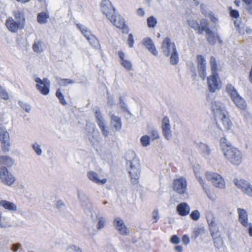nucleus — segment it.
Listing matches in <instances>:
<instances>
[{
    "label": "nucleus",
    "instance_id": "43",
    "mask_svg": "<svg viewBox=\"0 0 252 252\" xmlns=\"http://www.w3.org/2000/svg\"><path fill=\"white\" fill-rule=\"evenodd\" d=\"M0 97L7 100L9 98V95L6 91L0 85Z\"/></svg>",
    "mask_w": 252,
    "mask_h": 252
},
{
    "label": "nucleus",
    "instance_id": "54",
    "mask_svg": "<svg viewBox=\"0 0 252 252\" xmlns=\"http://www.w3.org/2000/svg\"><path fill=\"white\" fill-rule=\"evenodd\" d=\"M246 4V7L251 6L252 5V0H242Z\"/></svg>",
    "mask_w": 252,
    "mask_h": 252
},
{
    "label": "nucleus",
    "instance_id": "13",
    "mask_svg": "<svg viewBox=\"0 0 252 252\" xmlns=\"http://www.w3.org/2000/svg\"><path fill=\"white\" fill-rule=\"evenodd\" d=\"M5 26L8 30L12 32H16L19 30L24 29V22L15 21L13 18L9 17L5 21Z\"/></svg>",
    "mask_w": 252,
    "mask_h": 252
},
{
    "label": "nucleus",
    "instance_id": "2",
    "mask_svg": "<svg viewBox=\"0 0 252 252\" xmlns=\"http://www.w3.org/2000/svg\"><path fill=\"white\" fill-rule=\"evenodd\" d=\"M188 24L191 28L197 31V33L199 34H201L205 31L208 35L207 41L210 44L214 45L216 43L217 39L220 44L222 43V42L220 37L218 35H215L214 33L210 29L206 20L202 19L200 21L199 23L196 20H190L188 21Z\"/></svg>",
    "mask_w": 252,
    "mask_h": 252
},
{
    "label": "nucleus",
    "instance_id": "22",
    "mask_svg": "<svg viewBox=\"0 0 252 252\" xmlns=\"http://www.w3.org/2000/svg\"><path fill=\"white\" fill-rule=\"evenodd\" d=\"M190 210V207L186 202H182L179 204L176 207L178 214L182 217H185L189 214Z\"/></svg>",
    "mask_w": 252,
    "mask_h": 252
},
{
    "label": "nucleus",
    "instance_id": "28",
    "mask_svg": "<svg viewBox=\"0 0 252 252\" xmlns=\"http://www.w3.org/2000/svg\"><path fill=\"white\" fill-rule=\"evenodd\" d=\"M111 123L116 131H119L122 128V122L120 117L112 115L111 116Z\"/></svg>",
    "mask_w": 252,
    "mask_h": 252
},
{
    "label": "nucleus",
    "instance_id": "40",
    "mask_svg": "<svg viewBox=\"0 0 252 252\" xmlns=\"http://www.w3.org/2000/svg\"><path fill=\"white\" fill-rule=\"evenodd\" d=\"M190 218L194 221L198 220L200 217V214L198 210H195L192 211L190 214Z\"/></svg>",
    "mask_w": 252,
    "mask_h": 252
},
{
    "label": "nucleus",
    "instance_id": "53",
    "mask_svg": "<svg viewBox=\"0 0 252 252\" xmlns=\"http://www.w3.org/2000/svg\"><path fill=\"white\" fill-rule=\"evenodd\" d=\"M20 245L19 244H14L11 248L12 251L14 252L17 251L20 247Z\"/></svg>",
    "mask_w": 252,
    "mask_h": 252
},
{
    "label": "nucleus",
    "instance_id": "46",
    "mask_svg": "<svg viewBox=\"0 0 252 252\" xmlns=\"http://www.w3.org/2000/svg\"><path fill=\"white\" fill-rule=\"evenodd\" d=\"M152 217L154 219L153 223L157 222L159 219L158 211L157 209H155L153 211L152 213Z\"/></svg>",
    "mask_w": 252,
    "mask_h": 252
},
{
    "label": "nucleus",
    "instance_id": "4",
    "mask_svg": "<svg viewBox=\"0 0 252 252\" xmlns=\"http://www.w3.org/2000/svg\"><path fill=\"white\" fill-rule=\"evenodd\" d=\"M164 54L168 57L170 56V63L175 65L179 62V57L175 43L171 41L169 37H165L163 40L161 46Z\"/></svg>",
    "mask_w": 252,
    "mask_h": 252
},
{
    "label": "nucleus",
    "instance_id": "61",
    "mask_svg": "<svg viewBox=\"0 0 252 252\" xmlns=\"http://www.w3.org/2000/svg\"><path fill=\"white\" fill-rule=\"evenodd\" d=\"M234 3L235 4V5L237 7H239L240 6V0H234Z\"/></svg>",
    "mask_w": 252,
    "mask_h": 252
},
{
    "label": "nucleus",
    "instance_id": "25",
    "mask_svg": "<svg viewBox=\"0 0 252 252\" xmlns=\"http://www.w3.org/2000/svg\"><path fill=\"white\" fill-rule=\"evenodd\" d=\"M88 178L98 185H103L107 182V179L104 178L103 179H99L98 178V174L94 171H89L87 173Z\"/></svg>",
    "mask_w": 252,
    "mask_h": 252
},
{
    "label": "nucleus",
    "instance_id": "59",
    "mask_svg": "<svg viewBox=\"0 0 252 252\" xmlns=\"http://www.w3.org/2000/svg\"><path fill=\"white\" fill-rule=\"evenodd\" d=\"M198 181L199 182V183H200V184L202 185V187L204 189H206L204 187V182H203V179H201V178H199L198 179Z\"/></svg>",
    "mask_w": 252,
    "mask_h": 252
},
{
    "label": "nucleus",
    "instance_id": "31",
    "mask_svg": "<svg viewBox=\"0 0 252 252\" xmlns=\"http://www.w3.org/2000/svg\"><path fill=\"white\" fill-rule=\"evenodd\" d=\"M43 44V42L41 40H35L32 47L33 51L36 53L42 52L43 51L42 48Z\"/></svg>",
    "mask_w": 252,
    "mask_h": 252
},
{
    "label": "nucleus",
    "instance_id": "21",
    "mask_svg": "<svg viewBox=\"0 0 252 252\" xmlns=\"http://www.w3.org/2000/svg\"><path fill=\"white\" fill-rule=\"evenodd\" d=\"M231 99L236 107L239 109L242 110L247 109V105L246 101L239 94L231 97Z\"/></svg>",
    "mask_w": 252,
    "mask_h": 252
},
{
    "label": "nucleus",
    "instance_id": "10",
    "mask_svg": "<svg viewBox=\"0 0 252 252\" xmlns=\"http://www.w3.org/2000/svg\"><path fill=\"white\" fill-rule=\"evenodd\" d=\"M0 180L3 184L10 186L15 182L16 179L6 167L2 166L0 168Z\"/></svg>",
    "mask_w": 252,
    "mask_h": 252
},
{
    "label": "nucleus",
    "instance_id": "24",
    "mask_svg": "<svg viewBox=\"0 0 252 252\" xmlns=\"http://www.w3.org/2000/svg\"><path fill=\"white\" fill-rule=\"evenodd\" d=\"M238 213L239 215V220L242 225L247 227L248 226V217L246 211L243 209L238 208Z\"/></svg>",
    "mask_w": 252,
    "mask_h": 252
},
{
    "label": "nucleus",
    "instance_id": "37",
    "mask_svg": "<svg viewBox=\"0 0 252 252\" xmlns=\"http://www.w3.org/2000/svg\"><path fill=\"white\" fill-rule=\"evenodd\" d=\"M56 96L59 99L60 103L63 105L64 106L67 104V102L64 98V96L63 95L60 89H58L57 90L56 93Z\"/></svg>",
    "mask_w": 252,
    "mask_h": 252
},
{
    "label": "nucleus",
    "instance_id": "55",
    "mask_svg": "<svg viewBox=\"0 0 252 252\" xmlns=\"http://www.w3.org/2000/svg\"><path fill=\"white\" fill-rule=\"evenodd\" d=\"M175 250L177 252H182L183 251V247L181 246H176L175 247Z\"/></svg>",
    "mask_w": 252,
    "mask_h": 252
},
{
    "label": "nucleus",
    "instance_id": "6",
    "mask_svg": "<svg viewBox=\"0 0 252 252\" xmlns=\"http://www.w3.org/2000/svg\"><path fill=\"white\" fill-rule=\"evenodd\" d=\"M226 159L231 164L235 165H239L242 161V155L240 151L233 147L229 149H224L223 152Z\"/></svg>",
    "mask_w": 252,
    "mask_h": 252
},
{
    "label": "nucleus",
    "instance_id": "17",
    "mask_svg": "<svg viewBox=\"0 0 252 252\" xmlns=\"http://www.w3.org/2000/svg\"><path fill=\"white\" fill-rule=\"evenodd\" d=\"M110 21L115 26L121 29L123 33H127L128 32L129 29L126 24L123 18L120 17L117 18L115 15H114L113 16V19Z\"/></svg>",
    "mask_w": 252,
    "mask_h": 252
},
{
    "label": "nucleus",
    "instance_id": "52",
    "mask_svg": "<svg viewBox=\"0 0 252 252\" xmlns=\"http://www.w3.org/2000/svg\"><path fill=\"white\" fill-rule=\"evenodd\" d=\"M137 14L140 16H143L145 14V12L143 8H139L137 10Z\"/></svg>",
    "mask_w": 252,
    "mask_h": 252
},
{
    "label": "nucleus",
    "instance_id": "48",
    "mask_svg": "<svg viewBox=\"0 0 252 252\" xmlns=\"http://www.w3.org/2000/svg\"><path fill=\"white\" fill-rule=\"evenodd\" d=\"M170 242L174 244H178L180 242V240L177 235H174L171 238Z\"/></svg>",
    "mask_w": 252,
    "mask_h": 252
},
{
    "label": "nucleus",
    "instance_id": "39",
    "mask_svg": "<svg viewBox=\"0 0 252 252\" xmlns=\"http://www.w3.org/2000/svg\"><path fill=\"white\" fill-rule=\"evenodd\" d=\"M74 81L70 79H60L59 84L60 86H66L69 84H73Z\"/></svg>",
    "mask_w": 252,
    "mask_h": 252
},
{
    "label": "nucleus",
    "instance_id": "50",
    "mask_svg": "<svg viewBox=\"0 0 252 252\" xmlns=\"http://www.w3.org/2000/svg\"><path fill=\"white\" fill-rule=\"evenodd\" d=\"M151 136L153 140L158 139L159 138V134L158 131L156 130H152Z\"/></svg>",
    "mask_w": 252,
    "mask_h": 252
},
{
    "label": "nucleus",
    "instance_id": "12",
    "mask_svg": "<svg viewBox=\"0 0 252 252\" xmlns=\"http://www.w3.org/2000/svg\"><path fill=\"white\" fill-rule=\"evenodd\" d=\"M0 142L2 151L4 153L8 152L10 146L9 134L5 129L2 128H0Z\"/></svg>",
    "mask_w": 252,
    "mask_h": 252
},
{
    "label": "nucleus",
    "instance_id": "45",
    "mask_svg": "<svg viewBox=\"0 0 252 252\" xmlns=\"http://www.w3.org/2000/svg\"><path fill=\"white\" fill-rule=\"evenodd\" d=\"M134 43V40L133 38V36L131 33H129L127 39V44L128 45L129 47L132 48L133 46Z\"/></svg>",
    "mask_w": 252,
    "mask_h": 252
},
{
    "label": "nucleus",
    "instance_id": "19",
    "mask_svg": "<svg viewBox=\"0 0 252 252\" xmlns=\"http://www.w3.org/2000/svg\"><path fill=\"white\" fill-rule=\"evenodd\" d=\"M114 225L119 233L123 235H126L129 231L123 221L119 218H116L114 220Z\"/></svg>",
    "mask_w": 252,
    "mask_h": 252
},
{
    "label": "nucleus",
    "instance_id": "23",
    "mask_svg": "<svg viewBox=\"0 0 252 252\" xmlns=\"http://www.w3.org/2000/svg\"><path fill=\"white\" fill-rule=\"evenodd\" d=\"M118 55L120 59L121 65L128 71L132 70V63L130 61L125 59V54L123 51H120L118 52Z\"/></svg>",
    "mask_w": 252,
    "mask_h": 252
},
{
    "label": "nucleus",
    "instance_id": "60",
    "mask_svg": "<svg viewBox=\"0 0 252 252\" xmlns=\"http://www.w3.org/2000/svg\"><path fill=\"white\" fill-rule=\"evenodd\" d=\"M25 107H23V108L26 110L27 112H29L31 109V107L29 105H25Z\"/></svg>",
    "mask_w": 252,
    "mask_h": 252
},
{
    "label": "nucleus",
    "instance_id": "58",
    "mask_svg": "<svg viewBox=\"0 0 252 252\" xmlns=\"http://www.w3.org/2000/svg\"><path fill=\"white\" fill-rule=\"evenodd\" d=\"M246 32L248 34H251L252 33V29L250 27H247L246 29Z\"/></svg>",
    "mask_w": 252,
    "mask_h": 252
},
{
    "label": "nucleus",
    "instance_id": "8",
    "mask_svg": "<svg viewBox=\"0 0 252 252\" xmlns=\"http://www.w3.org/2000/svg\"><path fill=\"white\" fill-rule=\"evenodd\" d=\"M208 225L215 246L219 248L222 245L223 241L220 235L218 234L219 233L218 226L214 220H211L210 222H208Z\"/></svg>",
    "mask_w": 252,
    "mask_h": 252
},
{
    "label": "nucleus",
    "instance_id": "35",
    "mask_svg": "<svg viewBox=\"0 0 252 252\" xmlns=\"http://www.w3.org/2000/svg\"><path fill=\"white\" fill-rule=\"evenodd\" d=\"M220 145L221 147L223 152L224 149H229V147H233L230 142H229L225 137H221L220 139Z\"/></svg>",
    "mask_w": 252,
    "mask_h": 252
},
{
    "label": "nucleus",
    "instance_id": "16",
    "mask_svg": "<svg viewBox=\"0 0 252 252\" xmlns=\"http://www.w3.org/2000/svg\"><path fill=\"white\" fill-rule=\"evenodd\" d=\"M101 10L109 20L113 19L115 15V9L111 3L106 0H103L101 5Z\"/></svg>",
    "mask_w": 252,
    "mask_h": 252
},
{
    "label": "nucleus",
    "instance_id": "7",
    "mask_svg": "<svg viewBox=\"0 0 252 252\" xmlns=\"http://www.w3.org/2000/svg\"><path fill=\"white\" fill-rule=\"evenodd\" d=\"M205 177L207 180L211 182L216 188L223 189L225 187V182L223 178L218 173L207 171L205 173Z\"/></svg>",
    "mask_w": 252,
    "mask_h": 252
},
{
    "label": "nucleus",
    "instance_id": "11",
    "mask_svg": "<svg viewBox=\"0 0 252 252\" xmlns=\"http://www.w3.org/2000/svg\"><path fill=\"white\" fill-rule=\"evenodd\" d=\"M187 182L184 177H180L174 180L172 185L173 189L180 194H184L187 190Z\"/></svg>",
    "mask_w": 252,
    "mask_h": 252
},
{
    "label": "nucleus",
    "instance_id": "32",
    "mask_svg": "<svg viewBox=\"0 0 252 252\" xmlns=\"http://www.w3.org/2000/svg\"><path fill=\"white\" fill-rule=\"evenodd\" d=\"M76 26L87 39L92 35L90 31H89L87 28L83 27L81 24H77Z\"/></svg>",
    "mask_w": 252,
    "mask_h": 252
},
{
    "label": "nucleus",
    "instance_id": "26",
    "mask_svg": "<svg viewBox=\"0 0 252 252\" xmlns=\"http://www.w3.org/2000/svg\"><path fill=\"white\" fill-rule=\"evenodd\" d=\"M143 45L149 50V51L155 56L158 55V52L151 39L146 38L143 40Z\"/></svg>",
    "mask_w": 252,
    "mask_h": 252
},
{
    "label": "nucleus",
    "instance_id": "51",
    "mask_svg": "<svg viewBox=\"0 0 252 252\" xmlns=\"http://www.w3.org/2000/svg\"><path fill=\"white\" fill-rule=\"evenodd\" d=\"M190 69L193 73L192 75V77L193 78V79H195L196 76L195 67L192 63H191V65L190 66Z\"/></svg>",
    "mask_w": 252,
    "mask_h": 252
},
{
    "label": "nucleus",
    "instance_id": "27",
    "mask_svg": "<svg viewBox=\"0 0 252 252\" xmlns=\"http://www.w3.org/2000/svg\"><path fill=\"white\" fill-rule=\"evenodd\" d=\"M0 206L9 211H16L17 210V206L14 203L7 200L0 201Z\"/></svg>",
    "mask_w": 252,
    "mask_h": 252
},
{
    "label": "nucleus",
    "instance_id": "44",
    "mask_svg": "<svg viewBox=\"0 0 252 252\" xmlns=\"http://www.w3.org/2000/svg\"><path fill=\"white\" fill-rule=\"evenodd\" d=\"M105 220L103 217L98 218V222L97 225V228L98 229H102L105 225Z\"/></svg>",
    "mask_w": 252,
    "mask_h": 252
},
{
    "label": "nucleus",
    "instance_id": "49",
    "mask_svg": "<svg viewBox=\"0 0 252 252\" xmlns=\"http://www.w3.org/2000/svg\"><path fill=\"white\" fill-rule=\"evenodd\" d=\"M182 240L185 245L189 244L190 242L189 238L187 235H184L182 236Z\"/></svg>",
    "mask_w": 252,
    "mask_h": 252
},
{
    "label": "nucleus",
    "instance_id": "36",
    "mask_svg": "<svg viewBox=\"0 0 252 252\" xmlns=\"http://www.w3.org/2000/svg\"><path fill=\"white\" fill-rule=\"evenodd\" d=\"M87 40L93 47L95 48H100V44L98 40L93 35L91 36Z\"/></svg>",
    "mask_w": 252,
    "mask_h": 252
},
{
    "label": "nucleus",
    "instance_id": "29",
    "mask_svg": "<svg viewBox=\"0 0 252 252\" xmlns=\"http://www.w3.org/2000/svg\"><path fill=\"white\" fill-rule=\"evenodd\" d=\"M14 164V160L7 156H0V165H4L6 168L10 167Z\"/></svg>",
    "mask_w": 252,
    "mask_h": 252
},
{
    "label": "nucleus",
    "instance_id": "18",
    "mask_svg": "<svg viewBox=\"0 0 252 252\" xmlns=\"http://www.w3.org/2000/svg\"><path fill=\"white\" fill-rule=\"evenodd\" d=\"M96 122L101 130V131L105 137L109 134V130L106 128L104 120L102 119L101 113L99 111H96L95 113Z\"/></svg>",
    "mask_w": 252,
    "mask_h": 252
},
{
    "label": "nucleus",
    "instance_id": "47",
    "mask_svg": "<svg viewBox=\"0 0 252 252\" xmlns=\"http://www.w3.org/2000/svg\"><path fill=\"white\" fill-rule=\"evenodd\" d=\"M32 148L37 155H40L41 154L42 150L40 149V146L38 144H33L32 145Z\"/></svg>",
    "mask_w": 252,
    "mask_h": 252
},
{
    "label": "nucleus",
    "instance_id": "15",
    "mask_svg": "<svg viewBox=\"0 0 252 252\" xmlns=\"http://www.w3.org/2000/svg\"><path fill=\"white\" fill-rule=\"evenodd\" d=\"M234 183L245 194L252 197V186L248 182L243 179H235L234 180Z\"/></svg>",
    "mask_w": 252,
    "mask_h": 252
},
{
    "label": "nucleus",
    "instance_id": "5",
    "mask_svg": "<svg viewBox=\"0 0 252 252\" xmlns=\"http://www.w3.org/2000/svg\"><path fill=\"white\" fill-rule=\"evenodd\" d=\"M131 160H127L126 164L128 165V174L131 183L133 185L138 184L140 176V164L139 160L135 157V154Z\"/></svg>",
    "mask_w": 252,
    "mask_h": 252
},
{
    "label": "nucleus",
    "instance_id": "33",
    "mask_svg": "<svg viewBox=\"0 0 252 252\" xmlns=\"http://www.w3.org/2000/svg\"><path fill=\"white\" fill-rule=\"evenodd\" d=\"M226 91L230 96V98L238 94L234 87L231 84H227L226 85Z\"/></svg>",
    "mask_w": 252,
    "mask_h": 252
},
{
    "label": "nucleus",
    "instance_id": "30",
    "mask_svg": "<svg viewBox=\"0 0 252 252\" xmlns=\"http://www.w3.org/2000/svg\"><path fill=\"white\" fill-rule=\"evenodd\" d=\"M49 18V15L47 12L39 13L37 16V21L39 24H45Z\"/></svg>",
    "mask_w": 252,
    "mask_h": 252
},
{
    "label": "nucleus",
    "instance_id": "1",
    "mask_svg": "<svg viewBox=\"0 0 252 252\" xmlns=\"http://www.w3.org/2000/svg\"><path fill=\"white\" fill-rule=\"evenodd\" d=\"M212 111L217 127L225 130H229L232 123L229 118V113L220 101H214L212 103Z\"/></svg>",
    "mask_w": 252,
    "mask_h": 252
},
{
    "label": "nucleus",
    "instance_id": "42",
    "mask_svg": "<svg viewBox=\"0 0 252 252\" xmlns=\"http://www.w3.org/2000/svg\"><path fill=\"white\" fill-rule=\"evenodd\" d=\"M228 9L230 11L229 15L233 18H238L240 16L239 11L237 10L233 9L231 7H229Z\"/></svg>",
    "mask_w": 252,
    "mask_h": 252
},
{
    "label": "nucleus",
    "instance_id": "56",
    "mask_svg": "<svg viewBox=\"0 0 252 252\" xmlns=\"http://www.w3.org/2000/svg\"><path fill=\"white\" fill-rule=\"evenodd\" d=\"M246 10L248 12L249 14L252 16V5L246 7Z\"/></svg>",
    "mask_w": 252,
    "mask_h": 252
},
{
    "label": "nucleus",
    "instance_id": "41",
    "mask_svg": "<svg viewBox=\"0 0 252 252\" xmlns=\"http://www.w3.org/2000/svg\"><path fill=\"white\" fill-rule=\"evenodd\" d=\"M140 142L142 146L145 147L150 144V137L148 135H144L141 137Z\"/></svg>",
    "mask_w": 252,
    "mask_h": 252
},
{
    "label": "nucleus",
    "instance_id": "34",
    "mask_svg": "<svg viewBox=\"0 0 252 252\" xmlns=\"http://www.w3.org/2000/svg\"><path fill=\"white\" fill-rule=\"evenodd\" d=\"M13 15L15 18L17 20V21H20L21 22H24V26H25V18L24 14L21 11H15L13 12Z\"/></svg>",
    "mask_w": 252,
    "mask_h": 252
},
{
    "label": "nucleus",
    "instance_id": "38",
    "mask_svg": "<svg viewBox=\"0 0 252 252\" xmlns=\"http://www.w3.org/2000/svg\"><path fill=\"white\" fill-rule=\"evenodd\" d=\"M147 25L149 28H154L156 27L157 24V19L153 16H151L147 18Z\"/></svg>",
    "mask_w": 252,
    "mask_h": 252
},
{
    "label": "nucleus",
    "instance_id": "3",
    "mask_svg": "<svg viewBox=\"0 0 252 252\" xmlns=\"http://www.w3.org/2000/svg\"><path fill=\"white\" fill-rule=\"evenodd\" d=\"M209 63L212 74L207 78V85L210 92L215 93L217 90H219L221 88V81L218 72V68L216 58L211 56L210 58Z\"/></svg>",
    "mask_w": 252,
    "mask_h": 252
},
{
    "label": "nucleus",
    "instance_id": "14",
    "mask_svg": "<svg viewBox=\"0 0 252 252\" xmlns=\"http://www.w3.org/2000/svg\"><path fill=\"white\" fill-rule=\"evenodd\" d=\"M197 67L199 76L205 80L206 77V63L204 57L201 55L196 56Z\"/></svg>",
    "mask_w": 252,
    "mask_h": 252
},
{
    "label": "nucleus",
    "instance_id": "9",
    "mask_svg": "<svg viewBox=\"0 0 252 252\" xmlns=\"http://www.w3.org/2000/svg\"><path fill=\"white\" fill-rule=\"evenodd\" d=\"M36 83V89L43 95H46L49 93L50 91V81L47 78H44L42 80L39 77L34 79Z\"/></svg>",
    "mask_w": 252,
    "mask_h": 252
},
{
    "label": "nucleus",
    "instance_id": "62",
    "mask_svg": "<svg viewBox=\"0 0 252 252\" xmlns=\"http://www.w3.org/2000/svg\"><path fill=\"white\" fill-rule=\"evenodd\" d=\"M205 191H206V193L207 194V195H208V192L207 191V190H205ZM208 197H209V198H211V197H210V196H208Z\"/></svg>",
    "mask_w": 252,
    "mask_h": 252
},
{
    "label": "nucleus",
    "instance_id": "20",
    "mask_svg": "<svg viewBox=\"0 0 252 252\" xmlns=\"http://www.w3.org/2000/svg\"><path fill=\"white\" fill-rule=\"evenodd\" d=\"M161 129L163 136L168 140L171 134L170 129V121L169 118L165 116L163 118L162 121Z\"/></svg>",
    "mask_w": 252,
    "mask_h": 252
},
{
    "label": "nucleus",
    "instance_id": "57",
    "mask_svg": "<svg viewBox=\"0 0 252 252\" xmlns=\"http://www.w3.org/2000/svg\"><path fill=\"white\" fill-rule=\"evenodd\" d=\"M248 226H249V235L252 237V224L250 223H249V225H248Z\"/></svg>",
    "mask_w": 252,
    "mask_h": 252
}]
</instances>
